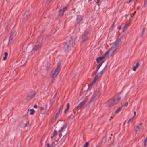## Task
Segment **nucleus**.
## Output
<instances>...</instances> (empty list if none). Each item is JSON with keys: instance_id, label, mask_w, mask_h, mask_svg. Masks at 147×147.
<instances>
[{"instance_id": "f257e3e1", "label": "nucleus", "mask_w": 147, "mask_h": 147, "mask_svg": "<svg viewBox=\"0 0 147 147\" xmlns=\"http://www.w3.org/2000/svg\"><path fill=\"white\" fill-rule=\"evenodd\" d=\"M76 37L74 36H71V39L67 41L64 47V49L65 52H68L70 49L71 47L74 44V41Z\"/></svg>"}, {"instance_id": "f03ea898", "label": "nucleus", "mask_w": 147, "mask_h": 147, "mask_svg": "<svg viewBox=\"0 0 147 147\" xmlns=\"http://www.w3.org/2000/svg\"><path fill=\"white\" fill-rule=\"evenodd\" d=\"M60 64H58L57 67L55 69V70L53 71L51 74V77L53 78H54L57 77L58 74L60 70Z\"/></svg>"}, {"instance_id": "7ed1b4c3", "label": "nucleus", "mask_w": 147, "mask_h": 147, "mask_svg": "<svg viewBox=\"0 0 147 147\" xmlns=\"http://www.w3.org/2000/svg\"><path fill=\"white\" fill-rule=\"evenodd\" d=\"M120 98H118L117 99H111L108 102V106L109 107H111L115 104H117L120 100Z\"/></svg>"}, {"instance_id": "20e7f679", "label": "nucleus", "mask_w": 147, "mask_h": 147, "mask_svg": "<svg viewBox=\"0 0 147 147\" xmlns=\"http://www.w3.org/2000/svg\"><path fill=\"white\" fill-rule=\"evenodd\" d=\"M99 93L98 92H95L91 97L89 102L91 103L97 100L99 98Z\"/></svg>"}, {"instance_id": "39448f33", "label": "nucleus", "mask_w": 147, "mask_h": 147, "mask_svg": "<svg viewBox=\"0 0 147 147\" xmlns=\"http://www.w3.org/2000/svg\"><path fill=\"white\" fill-rule=\"evenodd\" d=\"M89 36V31L88 30L85 31L83 34L82 36V41L84 42L87 40Z\"/></svg>"}, {"instance_id": "423d86ee", "label": "nucleus", "mask_w": 147, "mask_h": 147, "mask_svg": "<svg viewBox=\"0 0 147 147\" xmlns=\"http://www.w3.org/2000/svg\"><path fill=\"white\" fill-rule=\"evenodd\" d=\"M115 46H112L111 48L109 49L105 53L104 55L102 57H104V59L106 57V56L107 55L108 53L111 52L112 53H113V52L116 50V49L115 48Z\"/></svg>"}, {"instance_id": "0eeeda50", "label": "nucleus", "mask_w": 147, "mask_h": 147, "mask_svg": "<svg viewBox=\"0 0 147 147\" xmlns=\"http://www.w3.org/2000/svg\"><path fill=\"white\" fill-rule=\"evenodd\" d=\"M88 99V98H86L85 100L80 102L78 105L76 107V109H81L82 108V107L85 105Z\"/></svg>"}, {"instance_id": "6e6552de", "label": "nucleus", "mask_w": 147, "mask_h": 147, "mask_svg": "<svg viewBox=\"0 0 147 147\" xmlns=\"http://www.w3.org/2000/svg\"><path fill=\"white\" fill-rule=\"evenodd\" d=\"M105 68L101 71L98 74L95 76L94 78V82H95L98 79L102 76L103 73V70Z\"/></svg>"}, {"instance_id": "1a4fd4ad", "label": "nucleus", "mask_w": 147, "mask_h": 147, "mask_svg": "<svg viewBox=\"0 0 147 147\" xmlns=\"http://www.w3.org/2000/svg\"><path fill=\"white\" fill-rule=\"evenodd\" d=\"M41 47V44L38 41L36 42L35 44L34 47L32 52H34V51L40 48Z\"/></svg>"}, {"instance_id": "9d476101", "label": "nucleus", "mask_w": 147, "mask_h": 147, "mask_svg": "<svg viewBox=\"0 0 147 147\" xmlns=\"http://www.w3.org/2000/svg\"><path fill=\"white\" fill-rule=\"evenodd\" d=\"M35 94V93L34 92L32 91L27 96V99L28 100H30L33 97H34Z\"/></svg>"}, {"instance_id": "9b49d317", "label": "nucleus", "mask_w": 147, "mask_h": 147, "mask_svg": "<svg viewBox=\"0 0 147 147\" xmlns=\"http://www.w3.org/2000/svg\"><path fill=\"white\" fill-rule=\"evenodd\" d=\"M142 123H140L138 125L136 126V134L140 132V130L142 128Z\"/></svg>"}, {"instance_id": "f8f14e48", "label": "nucleus", "mask_w": 147, "mask_h": 147, "mask_svg": "<svg viewBox=\"0 0 147 147\" xmlns=\"http://www.w3.org/2000/svg\"><path fill=\"white\" fill-rule=\"evenodd\" d=\"M82 17L81 15H78L77 18L76 19V22L77 23H78L82 20Z\"/></svg>"}, {"instance_id": "ddd939ff", "label": "nucleus", "mask_w": 147, "mask_h": 147, "mask_svg": "<svg viewBox=\"0 0 147 147\" xmlns=\"http://www.w3.org/2000/svg\"><path fill=\"white\" fill-rule=\"evenodd\" d=\"M104 59V57H99L96 59L97 62L98 63H99V64L100 63V62H103V61L102 60Z\"/></svg>"}, {"instance_id": "4468645a", "label": "nucleus", "mask_w": 147, "mask_h": 147, "mask_svg": "<svg viewBox=\"0 0 147 147\" xmlns=\"http://www.w3.org/2000/svg\"><path fill=\"white\" fill-rule=\"evenodd\" d=\"M67 124L66 123L64 124L62 127H61L59 131V132H63L64 131V129H65L67 127Z\"/></svg>"}, {"instance_id": "2eb2a0df", "label": "nucleus", "mask_w": 147, "mask_h": 147, "mask_svg": "<svg viewBox=\"0 0 147 147\" xmlns=\"http://www.w3.org/2000/svg\"><path fill=\"white\" fill-rule=\"evenodd\" d=\"M103 63V62H101L97 66V69L94 72L95 74H96V73H97L98 70L99 69V68L100 67V66H101L102 65V64Z\"/></svg>"}, {"instance_id": "dca6fc26", "label": "nucleus", "mask_w": 147, "mask_h": 147, "mask_svg": "<svg viewBox=\"0 0 147 147\" xmlns=\"http://www.w3.org/2000/svg\"><path fill=\"white\" fill-rule=\"evenodd\" d=\"M120 41V40H118L116 41L114 44L112 46H115V47H114L116 49V50L117 48V45L119 44Z\"/></svg>"}, {"instance_id": "f3484780", "label": "nucleus", "mask_w": 147, "mask_h": 147, "mask_svg": "<svg viewBox=\"0 0 147 147\" xmlns=\"http://www.w3.org/2000/svg\"><path fill=\"white\" fill-rule=\"evenodd\" d=\"M122 108V107L121 106L118 108L115 111V113L116 114L118 113L121 110Z\"/></svg>"}, {"instance_id": "a211bd4d", "label": "nucleus", "mask_w": 147, "mask_h": 147, "mask_svg": "<svg viewBox=\"0 0 147 147\" xmlns=\"http://www.w3.org/2000/svg\"><path fill=\"white\" fill-rule=\"evenodd\" d=\"M139 65V63H137L135 66H134L133 68V71H135L136 69L138 68Z\"/></svg>"}, {"instance_id": "6ab92c4d", "label": "nucleus", "mask_w": 147, "mask_h": 147, "mask_svg": "<svg viewBox=\"0 0 147 147\" xmlns=\"http://www.w3.org/2000/svg\"><path fill=\"white\" fill-rule=\"evenodd\" d=\"M69 103H67V108L65 110L64 113H65L66 112L68 111L69 109Z\"/></svg>"}, {"instance_id": "aec40b11", "label": "nucleus", "mask_w": 147, "mask_h": 147, "mask_svg": "<svg viewBox=\"0 0 147 147\" xmlns=\"http://www.w3.org/2000/svg\"><path fill=\"white\" fill-rule=\"evenodd\" d=\"M8 53L7 52H5L4 53V55L5 56L3 58V60H5L6 59L7 56H8Z\"/></svg>"}, {"instance_id": "412c9836", "label": "nucleus", "mask_w": 147, "mask_h": 147, "mask_svg": "<svg viewBox=\"0 0 147 147\" xmlns=\"http://www.w3.org/2000/svg\"><path fill=\"white\" fill-rule=\"evenodd\" d=\"M147 144V137L146 138L144 142V146L145 147Z\"/></svg>"}, {"instance_id": "4be33fe9", "label": "nucleus", "mask_w": 147, "mask_h": 147, "mask_svg": "<svg viewBox=\"0 0 147 147\" xmlns=\"http://www.w3.org/2000/svg\"><path fill=\"white\" fill-rule=\"evenodd\" d=\"M64 12L62 11V9H60L59 11V14L60 15L62 16L64 14Z\"/></svg>"}, {"instance_id": "5701e85b", "label": "nucleus", "mask_w": 147, "mask_h": 147, "mask_svg": "<svg viewBox=\"0 0 147 147\" xmlns=\"http://www.w3.org/2000/svg\"><path fill=\"white\" fill-rule=\"evenodd\" d=\"M57 134V132L56 130H55L53 134V136H51V138H53V137L55 136Z\"/></svg>"}, {"instance_id": "b1692460", "label": "nucleus", "mask_w": 147, "mask_h": 147, "mask_svg": "<svg viewBox=\"0 0 147 147\" xmlns=\"http://www.w3.org/2000/svg\"><path fill=\"white\" fill-rule=\"evenodd\" d=\"M128 26V25L127 24H126L123 27V31L124 32V31L126 30Z\"/></svg>"}, {"instance_id": "393cba45", "label": "nucleus", "mask_w": 147, "mask_h": 147, "mask_svg": "<svg viewBox=\"0 0 147 147\" xmlns=\"http://www.w3.org/2000/svg\"><path fill=\"white\" fill-rule=\"evenodd\" d=\"M30 114L31 115H33L35 113V111L34 109H32L30 110Z\"/></svg>"}, {"instance_id": "a878e982", "label": "nucleus", "mask_w": 147, "mask_h": 147, "mask_svg": "<svg viewBox=\"0 0 147 147\" xmlns=\"http://www.w3.org/2000/svg\"><path fill=\"white\" fill-rule=\"evenodd\" d=\"M134 116H133V117L132 118L129 119L128 121L127 122V123H129L130 122L132 123L133 121V119H134Z\"/></svg>"}, {"instance_id": "bb28decb", "label": "nucleus", "mask_w": 147, "mask_h": 147, "mask_svg": "<svg viewBox=\"0 0 147 147\" xmlns=\"http://www.w3.org/2000/svg\"><path fill=\"white\" fill-rule=\"evenodd\" d=\"M145 28H143V30L142 31V33H141V36L142 37L144 35V33H145Z\"/></svg>"}, {"instance_id": "cd10ccee", "label": "nucleus", "mask_w": 147, "mask_h": 147, "mask_svg": "<svg viewBox=\"0 0 147 147\" xmlns=\"http://www.w3.org/2000/svg\"><path fill=\"white\" fill-rule=\"evenodd\" d=\"M102 142V141L100 142L96 146V147H99L101 145Z\"/></svg>"}, {"instance_id": "c85d7f7f", "label": "nucleus", "mask_w": 147, "mask_h": 147, "mask_svg": "<svg viewBox=\"0 0 147 147\" xmlns=\"http://www.w3.org/2000/svg\"><path fill=\"white\" fill-rule=\"evenodd\" d=\"M13 35H10L9 38V41H11L13 39Z\"/></svg>"}, {"instance_id": "c756f323", "label": "nucleus", "mask_w": 147, "mask_h": 147, "mask_svg": "<svg viewBox=\"0 0 147 147\" xmlns=\"http://www.w3.org/2000/svg\"><path fill=\"white\" fill-rule=\"evenodd\" d=\"M128 104V102H126L124 104H123L121 105V107H123V106H127Z\"/></svg>"}, {"instance_id": "7c9ffc66", "label": "nucleus", "mask_w": 147, "mask_h": 147, "mask_svg": "<svg viewBox=\"0 0 147 147\" xmlns=\"http://www.w3.org/2000/svg\"><path fill=\"white\" fill-rule=\"evenodd\" d=\"M60 110H59L56 113V115L55 116L57 118L58 116V115L59 114H60Z\"/></svg>"}, {"instance_id": "2f4dec72", "label": "nucleus", "mask_w": 147, "mask_h": 147, "mask_svg": "<svg viewBox=\"0 0 147 147\" xmlns=\"http://www.w3.org/2000/svg\"><path fill=\"white\" fill-rule=\"evenodd\" d=\"M14 29L13 28L12 29V31H11V33L10 35H13H13L14 34Z\"/></svg>"}, {"instance_id": "473e14b6", "label": "nucleus", "mask_w": 147, "mask_h": 147, "mask_svg": "<svg viewBox=\"0 0 147 147\" xmlns=\"http://www.w3.org/2000/svg\"><path fill=\"white\" fill-rule=\"evenodd\" d=\"M88 142H86L85 143L84 145V147H88Z\"/></svg>"}, {"instance_id": "72a5a7b5", "label": "nucleus", "mask_w": 147, "mask_h": 147, "mask_svg": "<svg viewBox=\"0 0 147 147\" xmlns=\"http://www.w3.org/2000/svg\"><path fill=\"white\" fill-rule=\"evenodd\" d=\"M67 8V7H65L63 8V9H62V11L64 12L66 10Z\"/></svg>"}, {"instance_id": "f704fd0d", "label": "nucleus", "mask_w": 147, "mask_h": 147, "mask_svg": "<svg viewBox=\"0 0 147 147\" xmlns=\"http://www.w3.org/2000/svg\"><path fill=\"white\" fill-rule=\"evenodd\" d=\"M144 6H145L147 5V0H145L144 1Z\"/></svg>"}, {"instance_id": "c9c22d12", "label": "nucleus", "mask_w": 147, "mask_h": 147, "mask_svg": "<svg viewBox=\"0 0 147 147\" xmlns=\"http://www.w3.org/2000/svg\"><path fill=\"white\" fill-rule=\"evenodd\" d=\"M29 122H27L26 123L24 124V125L23 126V127H24L27 126V124H28Z\"/></svg>"}, {"instance_id": "e433bc0d", "label": "nucleus", "mask_w": 147, "mask_h": 147, "mask_svg": "<svg viewBox=\"0 0 147 147\" xmlns=\"http://www.w3.org/2000/svg\"><path fill=\"white\" fill-rule=\"evenodd\" d=\"M95 82H94V79L93 82L91 83V84H90L91 85H93V84L95 83Z\"/></svg>"}, {"instance_id": "4c0bfd02", "label": "nucleus", "mask_w": 147, "mask_h": 147, "mask_svg": "<svg viewBox=\"0 0 147 147\" xmlns=\"http://www.w3.org/2000/svg\"><path fill=\"white\" fill-rule=\"evenodd\" d=\"M47 147H50L51 146H50L49 144L48 143L47 144Z\"/></svg>"}, {"instance_id": "58836bf2", "label": "nucleus", "mask_w": 147, "mask_h": 147, "mask_svg": "<svg viewBox=\"0 0 147 147\" xmlns=\"http://www.w3.org/2000/svg\"><path fill=\"white\" fill-rule=\"evenodd\" d=\"M55 144V142H53L52 143V146H51L52 147H53V144Z\"/></svg>"}, {"instance_id": "ea45409f", "label": "nucleus", "mask_w": 147, "mask_h": 147, "mask_svg": "<svg viewBox=\"0 0 147 147\" xmlns=\"http://www.w3.org/2000/svg\"><path fill=\"white\" fill-rule=\"evenodd\" d=\"M99 0H95V1L96 3H98L99 1Z\"/></svg>"}, {"instance_id": "a19ab883", "label": "nucleus", "mask_w": 147, "mask_h": 147, "mask_svg": "<svg viewBox=\"0 0 147 147\" xmlns=\"http://www.w3.org/2000/svg\"><path fill=\"white\" fill-rule=\"evenodd\" d=\"M37 106L36 105H35L34 107V108H37Z\"/></svg>"}, {"instance_id": "79ce46f5", "label": "nucleus", "mask_w": 147, "mask_h": 147, "mask_svg": "<svg viewBox=\"0 0 147 147\" xmlns=\"http://www.w3.org/2000/svg\"><path fill=\"white\" fill-rule=\"evenodd\" d=\"M134 117L136 114V111H135L134 112Z\"/></svg>"}, {"instance_id": "37998d69", "label": "nucleus", "mask_w": 147, "mask_h": 147, "mask_svg": "<svg viewBox=\"0 0 147 147\" xmlns=\"http://www.w3.org/2000/svg\"><path fill=\"white\" fill-rule=\"evenodd\" d=\"M132 0H129V1L127 2V3H129Z\"/></svg>"}, {"instance_id": "c03bdc74", "label": "nucleus", "mask_w": 147, "mask_h": 147, "mask_svg": "<svg viewBox=\"0 0 147 147\" xmlns=\"http://www.w3.org/2000/svg\"><path fill=\"white\" fill-rule=\"evenodd\" d=\"M118 28L119 29H120L121 28V27L119 26L118 27Z\"/></svg>"}, {"instance_id": "a18cd8bd", "label": "nucleus", "mask_w": 147, "mask_h": 147, "mask_svg": "<svg viewBox=\"0 0 147 147\" xmlns=\"http://www.w3.org/2000/svg\"><path fill=\"white\" fill-rule=\"evenodd\" d=\"M136 11H135L134 12V13L133 14V15H134V14H135V13H136Z\"/></svg>"}, {"instance_id": "49530a36", "label": "nucleus", "mask_w": 147, "mask_h": 147, "mask_svg": "<svg viewBox=\"0 0 147 147\" xmlns=\"http://www.w3.org/2000/svg\"><path fill=\"white\" fill-rule=\"evenodd\" d=\"M44 109V108L43 107H42V108H41V109L42 110H43V109Z\"/></svg>"}, {"instance_id": "de8ad7c7", "label": "nucleus", "mask_w": 147, "mask_h": 147, "mask_svg": "<svg viewBox=\"0 0 147 147\" xmlns=\"http://www.w3.org/2000/svg\"><path fill=\"white\" fill-rule=\"evenodd\" d=\"M46 107V108H47V105H46V107Z\"/></svg>"}, {"instance_id": "09e8293b", "label": "nucleus", "mask_w": 147, "mask_h": 147, "mask_svg": "<svg viewBox=\"0 0 147 147\" xmlns=\"http://www.w3.org/2000/svg\"><path fill=\"white\" fill-rule=\"evenodd\" d=\"M110 118H111V119H112V117H111Z\"/></svg>"}, {"instance_id": "8fccbe9b", "label": "nucleus", "mask_w": 147, "mask_h": 147, "mask_svg": "<svg viewBox=\"0 0 147 147\" xmlns=\"http://www.w3.org/2000/svg\"><path fill=\"white\" fill-rule=\"evenodd\" d=\"M91 0H88L89 1H91Z\"/></svg>"}]
</instances>
